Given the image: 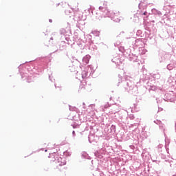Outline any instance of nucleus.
I'll list each match as a JSON object with an SVG mask.
<instances>
[{"label": "nucleus", "mask_w": 176, "mask_h": 176, "mask_svg": "<svg viewBox=\"0 0 176 176\" xmlns=\"http://www.w3.org/2000/svg\"><path fill=\"white\" fill-rule=\"evenodd\" d=\"M147 13H148V12H144L143 13V14L145 16V15H146V14H147Z\"/></svg>", "instance_id": "obj_3"}, {"label": "nucleus", "mask_w": 176, "mask_h": 176, "mask_svg": "<svg viewBox=\"0 0 176 176\" xmlns=\"http://www.w3.org/2000/svg\"><path fill=\"white\" fill-rule=\"evenodd\" d=\"M73 134H75V131H73Z\"/></svg>", "instance_id": "obj_4"}, {"label": "nucleus", "mask_w": 176, "mask_h": 176, "mask_svg": "<svg viewBox=\"0 0 176 176\" xmlns=\"http://www.w3.org/2000/svg\"><path fill=\"white\" fill-rule=\"evenodd\" d=\"M109 107H111V105H109V103H106L104 105V108L105 109H107V108H109Z\"/></svg>", "instance_id": "obj_2"}, {"label": "nucleus", "mask_w": 176, "mask_h": 176, "mask_svg": "<svg viewBox=\"0 0 176 176\" xmlns=\"http://www.w3.org/2000/svg\"><path fill=\"white\" fill-rule=\"evenodd\" d=\"M49 162L51 163H53V162H55V163H58V166H65L66 162L65 160L58 155H54V154H51L50 155V160Z\"/></svg>", "instance_id": "obj_1"}]
</instances>
